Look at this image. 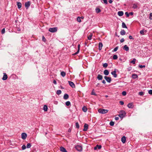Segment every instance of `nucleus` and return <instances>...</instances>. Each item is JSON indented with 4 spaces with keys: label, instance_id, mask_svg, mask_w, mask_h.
<instances>
[{
    "label": "nucleus",
    "instance_id": "nucleus-1",
    "mask_svg": "<svg viewBox=\"0 0 152 152\" xmlns=\"http://www.w3.org/2000/svg\"><path fill=\"white\" fill-rule=\"evenodd\" d=\"M108 110H105L103 109H99L98 110L99 113L102 114H104L108 112Z\"/></svg>",
    "mask_w": 152,
    "mask_h": 152
},
{
    "label": "nucleus",
    "instance_id": "nucleus-2",
    "mask_svg": "<svg viewBox=\"0 0 152 152\" xmlns=\"http://www.w3.org/2000/svg\"><path fill=\"white\" fill-rule=\"evenodd\" d=\"M126 115V113L124 111L122 110L119 114L118 116L121 118H123Z\"/></svg>",
    "mask_w": 152,
    "mask_h": 152
},
{
    "label": "nucleus",
    "instance_id": "nucleus-3",
    "mask_svg": "<svg viewBox=\"0 0 152 152\" xmlns=\"http://www.w3.org/2000/svg\"><path fill=\"white\" fill-rule=\"evenodd\" d=\"M49 31L51 32H55L57 31V28L54 27L52 28H50L48 30Z\"/></svg>",
    "mask_w": 152,
    "mask_h": 152
},
{
    "label": "nucleus",
    "instance_id": "nucleus-4",
    "mask_svg": "<svg viewBox=\"0 0 152 152\" xmlns=\"http://www.w3.org/2000/svg\"><path fill=\"white\" fill-rule=\"evenodd\" d=\"M76 149L78 151H81L82 150V148L80 145H77L75 146Z\"/></svg>",
    "mask_w": 152,
    "mask_h": 152
},
{
    "label": "nucleus",
    "instance_id": "nucleus-5",
    "mask_svg": "<svg viewBox=\"0 0 152 152\" xmlns=\"http://www.w3.org/2000/svg\"><path fill=\"white\" fill-rule=\"evenodd\" d=\"M104 78L109 83H110L111 81V78L110 77L105 76L104 77Z\"/></svg>",
    "mask_w": 152,
    "mask_h": 152
},
{
    "label": "nucleus",
    "instance_id": "nucleus-6",
    "mask_svg": "<svg viewBox=\"0 0 152 152\" xmlns=\"http://www.w3.org/2000/svg\"><path fill=\"white\" fill-rule=\"evenodd\" d=\"M27 137V134L25 133H23L21 134V138L23 140H25L26 139Z\"/></svg>",
    "mask_w": 152,
    "mask_h": 152
},
{
    "label": "nucleus",
    "instance_id": "nucleus-7",
    "mask_svg": "<svg viewBox=\"0 0 152 152\" xmlns=\"http://www.w3.org/2000/svg\"><path fill=\"white\" fill-rule=\"evenodd\" d=\"M111 74L114 77H116L117 76V75L116 74V69H115L114 71L111 72Z\"/></svg>",
    "mask_w": 152,
    "mask_h": 152
},
{
    "label": "nucleus",
    "instance_id": "nucleus-8",
    "mask_svg": "<svg viewBox=\"0 0 152 152\" xmlns=\"http://www.w3.org/2000/svg\"><path fill=\"white\" fill-rule=\"evenodd\" d=\"M60 149V151L62 152H67L66 149L63 147H61Z\"/></svg>",
    "mask_w": 152,
    "mask_h": 152
},
{
    "label": "nucleus",
    "instance_id": "nucleus-9",
    "mask_svg": "<svg viewBox=\"0 0 152 152\" xmlns=\"http://www.w3.org/2000/svg\"><path fill=\"white\" fill-rule=\"evenodd\" d=\"M69 84V85L72 88H75V85L73 82L70 81H68Z\"/></svg>",
    "mask_w": 152,
    "mask_h": 152
},
{
    "label": "nucleus",
    "instance_id": "nucleus-10",
    "mask_svg": "<svg viewBox=\"0 0 152 152\" xmlns=\"http://www.w3.org/2000/svg\"><path fill=\"white\" fill-rule=\"evenodd\" d=\"M84 128L83 130V131H86L87 130L88 128V125L87 124H85L84 125Z\"/></svg>",
    "mask_w": 152,
    "mask_h": 152
},
{
    "label": "nucleus",
    "instance_id": "nucleus-11",
    "mask_svg": "<svg viewBox=\"0 0 152 152\" xmlns=\"http://www.w3.org/2000/svg\"><path fill=\"white\" fill-rule=\"evenodd\" d=\"M127 107L129 108H132L134 107V105L132 103H130L127 105Z\"/></svg>",
    "mask_w": 152,
    "mask_h": 152
},
{
    "label": "nucleus",
    "instance_id": "nucleus-12",
    "mask_svg": "<svg viewBox=\"0 0 152 152\" xmlns=\"http://www.w3.org/2000/svg\"><path fill=\"white\" fill-rule=\"evenodd\" d=\"M7 75L5 73H4L3 76L2 78V80H5L7 79Z\"/></svg>",
    "mask_w": 152,
    "mask_h": 152
},
{
    "label": "nucleus",
    "instance_id": "nucleus-13",
    "mask_svg": "<svg viewBox=\"0 0 152 152\" xmlns=\"http://www.w3.org/2000/svg\"><path fill=\"white\" fill-rule=\"evenodd\" d=\"M30 1H27L25 3V6L27 8L30 6Z\"/></svg>",
    "mask_w": 152,
    "mask_h": 152
},
{
    "label": "nucleus",
    "instance_id": "nucleus-14",
    "mask_svg": "<svg viewBox=\"0 0 152 152\" xmlns=\"http://www.w3.org/2000/svg\"><path fill=\"white\" fill-rule=\"evenodd\" d=\"M80 45H78V47H77L78 50H77V52H76L75 53H74L73 54V55H76L77 54L79 53V51H80Z\"/></svg>",
    "mask_w": 152,
    "mask_h": 152
},
{
    "label": "nucleus",
    "instance_id": "nucleus-15",
    "mask_svg": "<svg viewBox=\"0 0 152 152\" xmlns=\"http://www.w3.org/2000/svg\"><path fill=\"white\" fill-rule=\"evenodd\" d=\"M123 49L126 51H128L129 50V47L126 45H125L124 46Z\"/></svg>",
    "mask_w": 152,
    "mask_h": 152
},
{
    "label": "nucleus",
    "instance_id": "nucleus-16",
    "mask_svg": "<svg viewBox=\"0 0 152 152\" xmlns=\"http://www.w3.org/2000/svg\"><path fill=\"white\" fill-rule=\"evenodd\" d=\"M118 14L119 16H121L123 15L124 12L122 11H119L118 12Z\"/></svg>",
    "mask_w": 152,
    "mask_h": 152
},
{
    "label": "nucleus",
    "instance_id": "nucleus-17",
    "mask_svg": "<svg viewBox=\"0 0 152 152\" xmlns=\"http://www.w3.org/2000/svg\"><path fill=\"white\" fill-rule=\"evenodd\" d=\"M126 140V137L124 136H123L121 139L122 142L124 143L125 142Z\"/></svg>",
    "mask_w": 152,
    "mask_h": 152
},
{
    "label": "nucleus",
    "instance_id": "nucleus-18",
    "mask_svg": "<svg viewBox=\"0 0 152 152\" xmlns=\"http://www.w3.org/2000/svg\"><path fill=\"white\" fill-rule=\"evenodd\" d=\"M104 74L106 75H107L109 74V72L106 69L104 71Z\"/></svg>",
    "mask_w": 152,
    "mask_h": 152
},
{
    "label": "nucleus",
    "instance_id": "nucleus-19",
    "mask_svg": "<svg viewBox=\"0 0 152 152\" xmlns=\"http://www.w3.org/2000/svg\"><path fill=\"white\" fill-rule=\"evenodd\" d=\"M103 46L101 42H99V50H101L102 49V47Z\"/></svg>",
    "mask_w": 152,
    "mask_h": 152
},
{
    "label": "nucleus",
    "instance_id": "nucleus-20",
    "mask_svg": "<svg viewBox=\"0 0 152 152\" xmlns=\"http://www.w3.org/2000/svg\"><path fill=\"white\" fill-rule=\"evenodd\" d=\"M103 77L102 75L99 74L98 75L97 77V78L99 80H102V79Z\"/></svg>",
    "mask_w": 152,
    "mask_h": 152
},
{
    "label": "nucleus",
    "instance_id": "nucleus-21",
    "mask_svg": "<svg viewBox=\"0 0 152 152\" xmlns=\"http://www.w3.org/2000/svg\"><path fill=\"white\" fill-rule=\"evenodd\" d=\"M63 98L64 99H67L69 98V95L67 94H65Z\"/></svg>",
    "mask_w": 152,
    "mask_h": 152
},
{
    "label": "nucleus",
    "instance_id": "nucleus-22",
    "mask_svg": "<svg viewBox=\"0 0 152 152\" xmlns=\"http://www.w3.org/2000/svg\"><path fill=\"white\" fill-rule=\"evenodd\" d=\"M48 107L46 105H45L43 107V109L46 112L48 110Z\"/></svg>",
    "mask_w": 152,
    "mask_h": 152
},
{
    "label": "nucleus",
    "instance_id": "nucleus-23",
    "mask_svg": "<svg viewBox=\"0 0 152 152\" xmlns=\"http://www.w3.org/2000/svg\"><path fill=\"white\" fill-rule=\"evenodd\" d=\"M126 34V32L124 30H122L120 32V34L122 35H124Z\"/></svg>",
    "mask_w": 152,
    "mask_h": 152
},
{
    "label": "nucleus",
    "instance_id": "nucleus-24",
    "mask_svg": "<svg viewBox=\"0 0 152 152\" xmlns=\"http://www.w3.org/2000/svg\"><path fill=\"white\" fill-rule=\"evenodd\" d=\"M17 5L18 7V8L19 9H20L21 7V4L20 2H17Z\"/></svg>",
    "mask_w": 152,
    "mask_h": 152
},
{
    "label": "nucleus",
    "instance_id": "nucleus-25",
    "mask_svg": "<svg viewBox=\"0 0 152 152\" xmlns=\"http://www.w3.org/2000/svg\"><path fill=\"white\" fill-rule=\"evenodd\" d=\"M66 73L64 71H62L61 73V75L63 77H64L66 75Z\"/></svg>",
    "mask_w": 152,
    "mask_h": 152
},
{
    "label": "nucleus",
    "instance_id": "nucleus-26",
    "mask_svg": "<svg viewBox=\"0 0 152 152\" xmlns=\"http://www.w3.org/2000/svg\"><path fill=\"white\" fill-rule=\"evenodd\" d=\"M136 61V59L135 58H134V59H133L131 61H130V63H132L133 64H135Z\"/></svg>",
    "mask_w": 152,
    "mask_h": 152
},
{
    "label": "nucleus",
    "instance_id": "nucleus-27",
    "mask_svg": "<svg viewBox=\"0 0 152 152\" xmlns=\"http://www.w3.org/2000/svg\"><path fill=\"white\" fill-rule=\"evenodd\" d=\"M83 110L85 112H86L87 111V108L85 106H84L82 108Z\"/></svg>",
    "mask_w": 152,
    "mask_h": 152
},
{
    "label": "nucleus",
    "instance_id": "nucleus-28",
    "mask_svg": "<svg viewBox=\"0 0 152 152\" xmlns=\"http://www.w3.org/2000/svg\"><path fill=\"white\" fill-rule=\"evenodd\" d=\"M122 26L123 28H127V26H126L125 23L124 22L122 23Z\"/></svg>",
    "mask_w": 152,
    "mask_h": 152
},
{
    "label": "nucleus",
    "instance_id": "nucleus-29",
    "mask_svg": "<svg viewBox=\"0 0 152 152\" xmlns=\"http://www.w3.org/2000/svg\"><path fill=\"white\" fill-rule=\"evenodd\" d=\"M92 36V34H90L89 36H88V40H90L91 39V37Z\"/></svg>",
    "mask_w": 152,
    "mask_h": 152
},
{
    "label": "nucleus",
    "instance_id": "nucleus-30",
    "mask_svg": "<svg viewBox=\"0 0 152 152\" xmlns=\"http://www.w3.org/2000/svg\"><path fill=\"white\" fill-rule=\"evenodd\" d=\"M61 91L60 90H58L56 91V94L58 95H59L60 94H61Z\"/></svg>",
    "mask_w": 152,
    "mask_h": 152
},
{
    "label": "nucleus",
    "instance_id": "nucleus-31",
    "mask_svg": "<svg viewBox=\"0 0 152 152\" xmlns=\"http://www.w3.org/2000/svg\"><path fill=\"white\" fill-rule=\"evenodd\" d=\"M137 77H138L137 75L136 74H134L132 75V77H133V78L134 79H135V78H137Z\"/></svg>",
    "mask_w": 152,
    "mask_h": 152
},
{
    "label": "nucleus",
    "instance_id": "nucleus-32",
    "mask_svg": "<svg viewBox=\"0 0 152 152\" xmlns=\"http://www.w3.org/2000/svg\"><path fill=\"white\" fill-rule=\"evenodd\" d=\"M31 146V145L30 143H28L26 145V147L27 148H30Z\"/></svg>",
    "mask_w": 152,
    "mask_h": 152
},
{
    "label": "nucleus",
    "instance_id": "nucleus-33",
    "mask_svg": "<svg viewBox=\"0 0 152 152\" xmlns=\"http://www.w3.org/2000/svg\"><path fill=\"white\" fill-rule=\"evenodd\" d=\"M101 11L100 9L99 8H96V13H98Z\"/></svg>",
    "mask_w": 152,
    "mask_h": 152
},
{
    "label": "nucleus",
    "instance_id": "nucleus-34",
    "mask_svg": "<svg viewBox=\"0 0 152 152\" xmlns=\"http://www.w3.org/2000/svg\"><path fill=\"white\" fill-rule=\"evenodd\" d=\"M65 104L67 106H69L70 104V102L69 101H68L66 102Z\"/></svg>",
    "mask_w": 152,
    "mask_h": 152
},
{
    "label": "nucleus",
    "instance_id": "nucleus-35",
    "mask_svg": "<svg viewBox=\"0 0 152 152\" xmlns=\"http://www.w3.org/2000/svg\"><path fill=\"white\" fill-rule=\"evenodd\" d=\"M113 58L115 60L118 58V56L116 55H113Z\"/></svg>",
    "mask_w": 152,
    "mask_h": 152
},
{
    "label": "nucleus",
    "instance_id": "nucleus-36",
    "mask_svg": "<svg viewBox=\"0 0 152 152\" xmlns=\"http://www.w3.org/2000/svg\"><path fill=\"white\" fill-rule=\"evenodd\" d=\"M132 7L134 9H137V6L136 4H133Z\"/></svg>",
    "mask_w": 152,
    "mask_h": 152
},
{
    "label": "nucleus",
    "instance_id": "nucleus-37",
    "mask_svg": "<svg viewBox=\"0 0 152 152\" xmlns=\"http://www.w3.org/2000/svg\"><path fill=\"white\" fill-rule=\"evenodd\" d=\"M107 63H105L103 65V67L104 68H106L107 67Z\"/></svg>",
    "mask_w": 152,
    "mask_h": 152
},
{
    "label": "nucleus",
    "instance_id": "nucleus-38",
    "mask_svg": "<svg viewBox=\"0 0 152 152\" xmlns=\"http://www.w3.org/2000/svg\"><path fill=\"white\" fill-rule=\"evenodd\" d=\"M75 126H76V127L78 129L79 128V124L78 123V122H77L75 124Z\"/></svg>",
    "mask_w": 152,
    "mask_h": 152
},
{
    "label": "nucleus",
    "instance_id": "nucleus-39",
    "mask_svg": "<svg viewBox=\"0 0 152 152\" xmlns=\"http://www.w3.org/2000/svg\"><path fill=\"white\" fill-rule=\"evenodd\" d=\"M77 21L79 22H81L80 17H78L77 18Z\"/></svg>",
    "mask_w": 152,
    "mask_h": 152
},
{
    "label": "nucleus",
    "instance_id": "nucleus-40",
    "mask_svg": "<svg viewBox=\"0 0 152 152\" xmlns=\"http://www.w3.org/2000/svg\"><path fill=\"white\" fill-rule=\"evenodd\" d=\"M144 92L142 91L140 92L139 93V94L140 96H142L144 95Z\"/></svg>",
    "mask_w": 152,
    "mask_h": 152
},
{
    "label": "nucleus",
    "instance_id": "nucleus-41",
    "mask_svg": "<svg viewBox=\"0 0 152 152\" xmlns=\"http://www.w3.org/2000/svg\"><path fill=\"white\" fill-rule=\"evenodd\" d=\"M118 49V47L117 46L113 50V52H116L117 51Z\"/></svg>",
    "mask_w": 152,
    "mask_h": 152
},
{
    "label": "nucleus",
    "instance_id": "nucleus-42",
    "mask_svg": "<svg viewBox=\"0 0 152 152\" xmlns=\"http://www.w3.org/2000/svg\"><path fill=\"white\" fill-rule=\"evenodd\" d=\"M114 123L113 121H111L110 123V125L111 126H113L114 125Z\"/></svg>",
    "mask_w": 152,
    "mask_h": 152
},
{
    "label": "nucleus",
    "instance_id": "nucleus-43",
    "mask_svg": "<svg viewBox=\"0 0 152 152\" xmlns=\"http://www.w3.org/2000/svg\"><path fill=\"white\" fill-rule=\"evenodd\" d=\"M139 67L140 68H142L145 67V65H139Z\"/></svg>",
    "mask_w": 152,
    "mask_h": 152
},
{
    "label": "nucleus",
    "instance_id": "nucleus-44",
    "mask_svg": "<svg viewBox=\"0 0 152 152\" xmlns=\"http://www.w3.org/2000/svg\"><path fill=\"white\" fill-rule=\"evenodd\" d=\"M126 93L125 91H123L122 92V94L123 95L125 96L126 95Z\"/></svg>",
    "mask_w": 152,
    "mask_h": 152
},
{
    "label": "nucleus",
    "instance_id": "nucleus-45",
    "mask_svg": "<svg viewBox=\"0 0 152 152\" xmlns=\"http://www.w3.org/2000/svg\"><path fill=\"white\" fill-rule=\"evenodd\" d=\"M22 148L23 150H24L26 148V146L25 145H23L22 147Z\"/></svg>",
    "mask_w": 152,
    "mask_h": 152
},
{
    "label": "nucleus",
    "instance_id": "nucleus-46",
    "mask_svg": "<svg viewBox=\"0 0 152 152\" xmlns=\"http://www.w3.org/2000/svg\"><path fill=\"white\" fill-rule=\"evenodd\" d=\"M5 28H3L2 30L1 31V33L2 34H3L5 33Z\"/></svg>",
    "mask_w": 152,
    "mask_h": 152
},
{
    "label": "nucleus",
    "instance_id": "nucleus-47",
    "mask_svg": "<svg viewBox=\"0 0 152 152\" xmlns=\"http://www.w3.org/2000/svg\"><path fill=\"white\" fill-rule=\"evenodd\" d=\"M96 146L99 149H100L101 148L102 146L101 145H97Z\"/></svg>",
    "mask_w": 152,
    "mask_h": 152
},
{
    "label": "nucleus",
    "instance_id": "nucleus-48",
    "mask_svg": "<svg viewBox=\"0 0 152 152\" xmlns=\"http://www.w3.org/2000/svg\"><path fill=\"white\" fill-rule=\"evenodd\" d=\"M148 92L149 94L152 95V90H149L148 91Z\"/></svg>",
    "mask_w": 152,
    "mask_h": 152
},
{
    "label": "nucleus",
    "instance_id": "nucleus-49",
    "mask_svg": "<svg viewBox=\"0 0 152 152\" xmlns=\"http://www.w3.org/2000/svg\"><path fill=\"white\" fill-rule=\"evenodd\" d=\"M125 14L126 15V17H129V14L128 12H126Z\"/></svg>",
    "mask_w": 152,
    "mask_h": 152
},
{
    "label": "nucleus",
    "instance_id": "nucleus-50",
    "mask_svg": "<svg viewBox=\"0 0 152 152\" xmlns=\"http://www.w3.org/2000/svg\"><path fill=\"white\" fill-rule=\"evenodd\" d=\"M103 1H104V3L105 4H107L108 3H107V0H103Z\"/></svg>",
    "mask_w": 152,
    "mask_h": 152
},
{
    "label": "nucleus",
    "instance_id": "nucleus-51",
    "mask_svg": "<svg viewBox=\"0 0 152 152\" xmlns=\"http://www.w3.org/2000/svg\"><path fill=\"white\" fill-rule=\"evenodd\" d=\"M119 103H120V104L121 105H123V104H124V102H123V101H120V102H119Z\"/></svg>",
    "mask_w": 152,
    "mask_h": 152
},
{
    "label": "nucleus",
    "instance_id": "nucleus-52",
    "mask_svg": "<svg viewBox=\"0 0 152 152\" xmlns=\"http://www.w3.org/2000/svg\"><path fill=\"white\" fill-rule=\"evenodd\" d=\"M140 33L142 34V35L144 34V31L143 30L141 31L140 32Z\"/></svg>",
    "mask_w": 152,
    "mask_h": 152
},
{
    "label": "nucleus",
    "instance_id": "nucleus-53",
    "mask_svg": "<svg viewBox=\"0 0 152 152\" xmlns=\"http://www.w3.org/2000/svg\"><path fill=\"white\" fill-rule=\"evenodd\" d=\"M124 39L123 38H122L120 40V42H124Z\"/></svg>",
    "mask_w": 152,
    "mask_h": 152
},
{
    "label": "nucleus",
    "instance_id": "nucleus-54",
    "mask_svg": "<svg viewBox=\"0 0 152 152\" xmlns=\"http://www.w3.org/2000/svg\"><path fill=\"white\" fill-rule=\"evenodd\" d=\"M42 40L44 41V42H45V41H46V39L45 38V37H44V36H43L42 37Z\"/></svg>",
    "mask_w": 152,
    "mask_h": 152
},
{
    "label": "nucleus",
    "instance_id": "nucleus-55",
    "mask_svg": "<svg viewBox=\"0 0 152 152\" xmlns=\"http://www.w3.org/2000/svg\"><path fill=\"white\" fill-rule=\"evenodd\" d=\"M129 38L130 39H134L132 37V36H131V35H130L129 36Z\"/></svg>",
    "mask_w": 152,
    "mask_h": 152
},
{
    "label": "nucleus",
    "instance_id": "nucleus-56",
    "mask_svg": "<svg viewBox=\"0 0 152 152\" xmlns=\"http://www.w3.org/2000/svg\"><path fill=\"white\" fill-rule=\"evenodd\" d=\"M150 18L151 19H152V13H151L150 14Z\"/></svg>",
    "mask_w": 152,
    "mask_h": 152
},
{
    "label": "nucleus",
    "instance_id": "nucleus-57",
    "mask_svg": "<svg viewBox=\"0 0 152 152\" xmlns=\"http://www.w3.org/2000/svg\"><path fill=\"white\" fill-rule=\"evenodd\" d=\"M53 83L55 85L56 84H57L56 82V80H53Z\"/></svg>",
    "mask_w": 152,
    "mask_h": 152
},
{
    "label": "nucleus",
    "instance_id": "nucleus-58",
    "mask_svg": "<svg viewBox=\"0 0 152 152\" xmlns=\"http://www.w3.org/2000/svg\"><path fill=\"white\" fill-rule=\"evenodd\" d=\"M113 0H109V3L110 4H111L113 2Z\"/></svg>",
    "mask_w": 152,
    "mask_h": 152
},
{
    "label": "nucleus",
    "instance_id": "nucleus-59",
    "mask_svg": "<svg viewBox=\"0 0 152 152\" xmlns=\"http://www.w3.org/2000/svg\"><path fill=\"white\" fill-rule=\"evenodd\" d=\"M102 83L103 84H105L106 83V81L104 80H103L102 81Z\"/></svg>",
    "mask_w": 152,
    "mask_h": 152
},
{
    "label": "nucleus",
    "instance_id": "nucleus-60",
    "mask_svg": "<svg viewBox=\"0 0 152 152\" xmlns=\"http://www.w3.org/2000/svg\"><path fill=\"white\" fill-rule=\"evenodd\" d=\"M115 119L116 120H118L119 119V118L118 117H116L115 118Z\"/></svg>",
    "mask_w": 152,
    "mask_h": 152
},
{
    "label": "nucleus",
    "instance_id": "nucleus-61",
    "mask_svg": "<svg viewBox=\"0 0 152 152\" xmlns=\"http://www.w3.org/2000/svg\"><path fill=\"white\" fill-rule=\"evenodd\" d=\"M130 14V15H132L133 14V12H130L129 13V15Z\"/></svg>",
    "mask_w": 152,
    "mask_h": 152
},
{
    "label": "nucleus",
    "instance_id": "nucleus-62",
    "mask_svg": "<svg viewBox=\"0 0 152 152\" xmlns=\"http://www.w3.org/2000/svg\"><path fill=\"white\" fill-rule=\"evenodd\" d=\"M97 146L96 145V147H94V150H96L97 149Z\"/></svg>",
    "mask_w": 152,
    "mask_h": 152
},
{
    "label": "nucleus",
    "instance_id": "nucleus-63",
    "mask_svg": "<svg viewBox=\"0 0 152 152\" xmlns=\"http://www.w3.org/2000/svg\"><path fill=\"white\" fill-rule=\"evenodd\" d=\"M92 95H96V94H95L94 92H92Z\"/></svg>",
    "mask_w": 152,
    "mask_h": 152
},
{
    "label": "nucleus",
    "instance_id": "nucleus-64",
    "mask_svg": "<svg viewBox=\"0 0 152 152\" xmlns=\"http://www.w3.org/2000/svg\"><path fill=\"white\" fill-rule=\"evenodd\" d=\"M71 130L70 129H68V131L69 132H71Z\"/></svg>",
    "mask_w": 152,
    "mask_h": 152
}]
</instances>
